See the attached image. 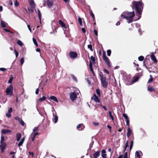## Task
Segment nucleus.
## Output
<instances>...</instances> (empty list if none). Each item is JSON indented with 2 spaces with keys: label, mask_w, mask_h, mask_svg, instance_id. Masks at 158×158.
I'll return each instance as SVG.
<instances>
[{
  "label": "nucleus",
  "mask_w": 158,
  "mask_h": 158,
  "mask_svg": "<svg viewBox=\"0 0 158 158\" xmlns=\"http://www.w3.org/2000/svg\"><path fill=\"white\" fill-rule=\"evenodd\" d=\"M132 3L133 7L135 8L136 12L137 13V15L138 17V20L141 17L144 4L142 2V0L139 1H133L132 2Z\"/></svg>",
  "instance_id": "1"
},
{
  "label": "nucleus",
  "mask_w": 158,
  "mask_h": 158,
  "mask_svg": "<svg viewBox=\"0 0 158 158\" xmlns=\"http://www.w3.org/2000/svg\"><path fill=\"white\" fill-rule=\"evenodd\" d=\"M124 14L125 15H123V13L121 15V17L126 19L127 20V22L129 23L132 22L133 18L135 15L134 11L131 12H127Z\"/></svg>",
  "instance_id": "2"
},
{
  "label": "nucleus",
  "mask_w": 158,
  "mask_h": 158,
  "mask_svg": "<svg viewBox=\"0 0 158 158\" xmlns=\"http://www.w3.org/2000/svg\"><path fill=\"white\" fill-rule=\"evenodd\" d=\"M100 80L103 87L104 88L107 87L108 85V82L106 80V77L103 75H100Z\"/></svg>",
  "instance_id": "3"
},
{
  "label": "nucleus",
  "mask_w": 158,
  "mask_h": 158,
  "mask_svg": "<svg viewBox=\"0 0 158 158\" xmlns=\"http://www.w3.org/2000/svg\"><path fill=\"white\" fill-rule=\"evenodd\" d=\"M103 58L108 67L109 68L110 67L111 65H110V61L109 60L108 58L106 56L105 52H104L103 53Z\"/></svg>",
  "instance_id": "4"
},
{
  "label": "nucleus",
  "mask_w": 158,
  "mask_h": 158,
  "mask_svg": "<svg viewBox=\"0 0 158 158\" xmlns=\"http://www.w3.org/2000/svg\"><path fill=\"white\" fill-rule=\"evenodd\" d=\"M77 90L78 92H77L76 93H75V92H71L70 94V98L71 100L72 101H74L75 99L77 98V94H78L79 93H80V91L78 89H77Z\"/></svg>",
  "instance_id": "5"
},
{
  "label": "nucleus",
  "mask_w": 158,
  "mask_h": 158,
  "mask_svg": "<svg viewBox=\"0 0 158 158\" xmlns=\"http://www.w3.org/2000/svg\"><path fill=\"white\" fill-rule=\"evenodd\" d=\"M13 86L10 85L7 88L6 92L7 95H10V96H11L13 94Z\"/></svg>",
  "instance_id": "6"
},
{
  "label": "nucleus",
  "mask_w": 158,
  "mask_h": 158,
  "mask_svg": "<svg viewBox=\"0 0 158 158\" xmlns=\"http://www.w3.org/2000/svg\"><path fill=\"white\" fill-rule=\"evenodd\" d=\"M133 81L131 80L129 77H128L125 80V82L127 85H130L133 83Z\"/></svg>",
  "instance_id": "7"
},
{
  "label": "nucleus",
  "mask_w": 158,
  "mask_h": 158,
  "mask_svg": "<svg viewBox=\"0 0 158 158\" xmlns=\"http://www.w3.org/2000/svg\"><path fill=\"white\" fill-rule=\"evenodd\" d=\"M47 4L48 7L50 8L53 6V0H47Z\"/></svg>",
  "instance_id": "8"
},
{
  "label": "nucleus",
  "mask_w": 158,
  "mask_h": 158,
  "mask_svg": "<svg viewBox=\"0 0 158 158\" xmlns=\"http://www.w3.org/2000/svg\"><path fill=\"white\" fill-rule=\"evenodd\" d=\"M123 116L126 119L127 125L129 126V120L127 115L124 113L123 114Z\"/></svg>",
  "instance_id": "9"
},
{
  "label": "nucleus",
  "mask_w": 158,
  "mask_h": 158,
  "mask_svg": "<svg viewBox=\"0 0 158 158\" xmlns=\"http://www.w3.org/2000/svg\"><path fill=\"white\" fill-rule=\"evenodd\" d=\"M77 54L75 52H71L69 53V56L71 58L74 59L77 56Z\"/></svg>",
  "instance_id": "10"
},
{
  "label": "nucleus",
  "mask_w": 158,
  "mask_h": 158,
  "mask_svg": "<svg viewBox=\"0 0 158 158\" xmlns=\"http://www.w3.org/2000/svg\"><path fill=\"white\" fill-rule=\"evenodd\" d=\"M91 99L94 100L96 102H99L100 101L98 97L95 94L93 95Z\"/></svg>",
  "instance_id": "11"
},
{
  "label": "nucleus",
  "mask_w": 158,
  "mask_h": 158,
  "mask_svg": "<svg viewBox=\"0 0 158 158\" xmlns=\"http://www.w3.org/2000/svg\"><path fill=\"white\" fill-rule=\"evenodd\" d=\"M85 127L82 124H78L77 127V129L79 131H81L84 129Z\"/></svg>",
  "instance_id": "12"
},
{
  "label": "nucleus",
  "mask_w": 158,
  "mask_h": 158,
  "mask_svg": "<svg viewBox=\"0 0 158 158\" xmlns=\"http://www.w3.org/2000/svg\"><path fill=\"white\" fill-rule=\"evenodd\" d=\"M1 145H0V148L1 150V151L2 152H4V151L5 149L6 145L5 143H0Z\"/></svg>",
  "instance_id": "13"
},
{
  "label": "nucleus",
  "mask_w": 158,
  "mask_h": 158,
  "mask_svg": "<svg viewBox=\"0 0 158 158\" xmlns=\"http://www.w3.org/2000/svg\"><path fill=\"white\" fill-rule=\"evenodd\" d=\"M12 111V109L10 107V108L8 111V112L6 114V116L8 118H10L11 116V113Z\"/></svg>",
  "instance_id": "14"
},
{
  "label": "nucleus",
  "mask_w": 158,
  "mask_h": 158,
  "mask_svg": "<svg viewBox=\"0 0 158 158\" xmlns=\"http://www.w3.org/2000/svg\"><path fill=\"white\" fill-rule=\"evenodd\" d=\"M133 134L132 132L131 129L129 127L127 128V136L128 138H129L130 135Z\"/></svg>",
  "instance_id": "15"
},
{
  "label": "nucleus",
  "mask_w": 158,
  "mask_h": 158,
  "mask_svg": "<svg viewBox=\"0 0 158 158\" xmlns=\"http://www.w3.org/2000/svg\"><path fill=\"white\" fill-rule=\"evenodd\" d=\"M52 111L53 112V121L55 123H57L58 121V117L57 116V115L56 114L54 115V114L53 112V110H52Z\"/></svg>",
  "instance_id": "16"
},
{
  "label": "nucleus",
  "mask_w": 158,
  "mask_h": 158,
  "mask_svg": "<svg viewBox=\"0 0 158 158\" xmlns=\"http://www.w3.org/2000/svg\"><path fill=\"white\" fill-rule=\"evenodd\" d=\"M1 24L2 27V28L5 27L6 25H8L7 23H6L5 22L2 20L1 21Z\"/></svg>",
  "instance_id": "17"
},
{
  "label": "nucleus",
  "mask_w": 158,
  "mask_h": 158,
  "mask_svg": "<svg viewBox=\"0 0 158 158\" xmlns=\"http://www.w3.org/2000/svg\"><path fill=\"white\" fill-rule=\"evenodd\" d=\"M100 154V152L99 151L96 152L93 155L94 158H97L98 157Z\"/></svg>",
  "instance_id": "18"
},
{
  "label": "nucleus",
  "mask_w": 158,
  "mask_h": 158,
  "mask_svg": "<svg viewBox=\"0 0 158 158\" xmlns=\"http://www.w3.org/2000/svg\"><path fill=\"white\" fill-rule=\"evenodd\" d=\"M30 4L32 8H34L35 7V4L33 0H31L30 1Z\"/></svg>",
  "instance_id": "19"
},
{
  "label": "nucleus",
  "mask_w": 158,
  "mask_h": 158,
  "mask_svg": "<svg viewBox=\"0 0 158 158\" xmlns=\"http://www.w3.org/2000/svg\"><path fill=\"white\" fill-rule=\"evenodd\" d=\"M11 131L7 129H2V134H5L8 133H10Z\"/></svg>",
  "instance_id": "20"
},
{
  "label": "nucleus",
  "mask_w": 158,
  "mask_h": 158,
  "mask_svg": "<svg viewBox=\"0 0 158 158\" xmlns=\"http://www.w3.org/2000/svg\"><path fill=\"white\" fill-rule=\"evenodd\" d=\"M102 156L103 158H106V151L104 150H102Z\"/></svg>",
  "instance_id": "21"
},
{
  "label": "nucleus",
  "mask_w": 158,
  "mask_h": 158,
  "mask_svg": "<svg viewBox=\"0 0 158 158\" xmlns=\"http://www.w3.org/2000/svg\"><path fill=\"white\" fill-rule=\"evenodd\" d=\"M151 59L155 62H157V60L156 59V58L154 56V55L153 54H152L151 55Z\"/></svg>",
  "instance_id": "22"
},
{
  "label": "nucleus",
  "mask_w": 158,
  "mask_h": 158,
  "mask_svg": "<svg viewBox=\"0 0 158 158\" xmlns=\"http://www.w3.org/2000/svg\"><path fill=\"white\" fill-rule=\"evenodd\" d=\"M21 137V134L20 133H18L16 134V140L17 141H19Z\"/></svg>",
  "instance_id": "23"
},
{
  "label": "nucleus",
  "mask_w": 158,
  "mask_h": 158,
  "mask_svg": "<svg viewBox=\"0 0 158 158\" xmlns=\"http://www.w3.org/2000/svg\"><path fill=\"white\" fill-rule=\"evenodd\" d=\"M38 17L40 19V24H41V14L40 12L39 9L38 10Z\"/></svg>",
  "instance_id": "24"
},
{
  "label": "nucleus",
  "mask_w": 158,
  "mask_h": 158,
  "mask_svg": "<svg viewBox=\"0 0 158 158\" xmlns=\"http://www.w3.org/2000/svg\"><path fill=\"white\" fill-rule=\"evenodd\" d=\"M50 98L51 99L53 100L54 101H55V102H58V101L56 98V97H55V96H51L50 97Z\"/></svg>",
  "instance_id": "25"
},
{
  "label": "nucleus",
  "mask_w": 158,
  "mask_h": 158,
  "mask_svg": "<svg viewBox=\"0 0 158 158\" xmlns=\"http://www.w3.org/2000/svg\"><path fill=\"white\" fill-rule=\"evenodd\" d=\"M59 23L61 25V27L64 28H66L65 25L64 23L62 21V20L60 19L59 20Z\"/></svg>",
  "instance_id": "26"
},
{
  "label": "nucleus",
  "mask_w": 158,
  "mask_h": 158,
  "mask_svg": "<svg viewBox=\"0 0 158 158\" xmlns=\"http://www.w3.org/2000/svg\"><path fill=\"white\" fill-rule=\"evenodd\" d=\"M46 99V97L44 96H43L42 97L40 98L38 100L40 102H43L44 101H45Z\"/></svg>",
  "instance_id": "27"
},
{
  "label": "nucleus",
  "mask_w": 158,
  "mask_h": 158,
  "mask_svg": "<svg viewBox=\"0 0 158 158\" xmlns=\"http://www.w3.org/2000/svg\"><path fill=\"white\" fill-rule=\"evenodd\" d=\"M148 90L150 92H152L154 91V89L152 86H148Z\"/></svg>",
  "instance_id": "28"
},
{
  "label": "nucleus",
  "mask_w": 158,
  "mask_h": 158,
  "mask_svg": "<svg viewBox=\"0 0 158 158\" xmlns=\"http://www.w3.org/2000/svg\"><path fill=\"white\" fill-rule=\"evenodd\" d=\"M17 44L18 45L20 46H22L23 45V44L22 42L19 40H18Z\"/></svg>",
  "instance_id": "29"
},
{
  "label": "nucleus",
  "mask_w": 158,
  "mask_h": 158,
  "mask_svg": "<svg viewBox=\"0 0 158 158\" xmlns=\"http://www.w3.org/2000/svg\"><path fill=\"white\" fill-rule=\"evenodd\" d=\"M133 139H134V137H133V139L131 141V142L130 145V150H131L133 147Z\"/></svg>",
  "instance_id": "30"
},
{
  "label": "nucleus",
  "mask_w": 158,
  "mask_h": 158,
  "mask_svg": "<svg viewBox=\"0 0 158 158\" xmlns=\"http://www.w3.org/2000/svg\"><path fill=\"white\" fill-rule=\"evenodd\" d=\"M109 116H110V118L111 119L113 120V121H114V117L113 116V115H112V114H111V111H109Z\"/></svg>",
  "instance_id": "31"
},
{
  "label": "nucleus",
  "mask_w": 158,
  "mask_h": 158,
  "mask_svg": "<svg viewBox=\"0 0 158 158\" xmlns=\"http://www.w3.org/2000/svg\"><path fill=\"white\" fill-rule=\"evenodd\" d=\"M89 66V68L90 69L91 71L93 73H94V71H93V68L92 67V64H91V61H90Z\"/></svg>",
  "instance_id": "32"
},
{
  "label": "nucleus",
  "mask_w": 158,
  "mask_h": 158,
  "mask_svg": "<svg viewBox=\"0 0 158 158\" xmlns=\"http://www.w3.org/2000/svg\"><path fill=\"white\" fill-rule=\"evenodd\" d=\"M33 42L34 43V44H35V45L36 46H38V44L37 43V42L36 41V40L34 38H33Z\"/></svg>",
  "instance_id": "33"
},
{
  "label": "nucleus",
  "mask_w": 158,
  "mask_h": 158,
  "mask_svg": "<svg viewBox=\"0 0 158 158\" xmlns=\"http://www.w3.org/2000/svg\"><path fill=\"white\" fill-rule=\"evenodd\" d=\"M144 57L143 56H140L138 57V60L140 61H142L144 59Z\"/></svg>",
  "instance_id": "34"
},
{
  "label": "nucleus",
  "mask_w": 158,
  "mask_h": 158,
  "mask_svg": "<svg viewBox=\"0 0 158 158\" xmlns=\"http://www.w3.org/2000/svg\"><path fill=\"white\" fill-rule=\"evenodd\" d=\"M24 58L23 57L21 58L20 59V63L22 65L23 64L24 62Z\"/></svg>",
  "instance_id": "35"
},
{
  "label": "nucleus",
  "mask_w": 158,
  "mask_h": 158,
  "mask_svg": "<svg viewBox=\"0 0 158 158\" xmlns=\"http://www.w3.org/2000/svg\"><path fill=\"white\" fill-rule=\"evenodd\" d=\"M71 76L74 81L76 82L77 81V80L76 77L73 75H71Z\"/></svg>",
  "instance_id": "36"
},
{
  "label": "nucleus",
  "mask_w": 158,
  "mask_h": 158,
  "mask_svg": "<svg viewBox=\"0 0 158 158\" xmlns=\"http://www.w3.org/2000/svg\"><path fill=\"white\" fill-rule=\"evenodd\" d=\"M96 92L97 94V95L99 96H100V90L98 89H97L96 90Z\"/></svg>",
  "instance_id": "37"
},
{
  "label": "nucleus",
  "mask_w": 158,
  "mask_h": 158,
  "mask_svg": "<svg viewBox=\"0 0 158 158\" xmlns=\"http://www.w3.org/2000/svg\"><path fill=\"white\" fill-rule=\"evenodd\" d=\"M4 137L3 135H2L1 137V139L0 143H4Z\"/></svg>",
  "instance_id": "38"
},
{
  "label": "nucleus",
  "mask_w": 158,
  "mask_h": 158,
  "mask_svg": "<svg viewBox=\"0 0 158 158\" xmlns=\"http://www.w3.org/2000/svg\"><path fill=\"white\" fill-rule=\"evenodd\" d=\"M135 157L136 156L138 157H140V156L139 154V152L138 151H136L135 152Z\"/></svg>",
  "instance_id": "39"
},
{
  "label": "nucleus",
  "mask_w": 158,
  "mask_h": 158,
  "mask_svg": "<svg viewBox=\"0 0 158 158\" xmlns=\"http://www.w3.org/2000/svg\"><path fill=\"white\" fill-rule=\"evenodd\" d=\"M19 123L22 126H24V122L21 119L20 121H19Z\"/></svg>",
  "instance_id": "40"
},
{
  "label": "nucleus",
  "mask_w": 158,
  "mask_h": 158,
  "mask_svg": "<svg viewBox=\"0 0 158 158\" xmlns=\"http://www.w3.org/2000/svg\"><path fill=\"white\" fill-rule=\"evenodd\" d=\"M78 20L80 24L81 25H82V24L81 19L80 17H79L78 18Z\"/></svg>",
  "instance_id": "41"
},
{
  "label": "nucleus",
  "mask_w": 158,
  "mask_h": 158,
  "mask_svg": "<svg viewBox=\"0 0 158 158\" xmlns=\"http://www.w3.org/2000/svg\"><path fill=\"white\" fill-rule=\"evenodd\" d=\"M88 48L89 49H90V50L92 51H93V48H92V46L91 45H88Z\"/></svg>",
  "instance_id": "42"
},
{
  "label": "nucleus",
  "mask_w": 158,
  "mask_h": 158,
  "mask_svg": "<svg viewBox=\"0 0 158 158\" xmlns=\"http://www.w3.org/2000/svg\"><path fill=\"white\" fill-rule=\"evenodd\" d=\"M90 59L92 61L93 63L95 62V58L93 56H92L90 57Z\"/></svg>",
  "instance_id": "43"
},
{
  "label": "nucleus",
  "mask_w": 158,
  "mask_h": 158,
  "mask_svg": "<svg viewBox=\"0 0 158 158\" xmlns=\"http://www.w3.org/2000/svg\"><path fill=\"white\" fill-rule=\"evenodd\" d=\"M107 52V55L109 56H110L111 53V50H108Z\"/></svg>",
  "instance_id": "44"
},
{
  "label": "nucleus",
  "mask_w": 158,
  "mask_h": 158,
  "mask_svg": "<svg viewBox=\"0 0 158 158\" xmlns=\"http://www.w3.org/2000/svg\"><path fill=\"white\" fill-rule=\"evenodd\" d=\"M150 79H149L148 80V83H150L151 81H152V80H153V78H152V76L151 75H150Z\"/></svg>",
  "instance_id": "45"
},
{
  "label": "nucleus",
  "mask_w": 158,
  "mask_h": 158,
  "mask_svg": "<svg viewBox=\"0 0 158 158\" xmlns=\"http://www.w3.org/2000/svg\"><path fill=\"white\" fill-rule=\"evenodd\" d=\"M23 143V142L21 140L19 142V144H18V146L19 147V148H20V147L22 145Z\"/></svg>",
  "instance_id": "46"
},
{
  "label": "nucleus",
  "mask_w": 158,
  "mask_h": 158,
  "mask_svg": "<svg viewBox=\"0 0 158 158\" xmlns=\"http://www.w3.org/2000/svg\"><path fill=\"white\" fill-rule=\"evenodd\" d=\"M14 4L16 7H17L19 6V3H18L17 0H16L15 1Z\"/></svg>",
  "instance_id": "47"
},
{
  "label": "nucleus",
  "mask_w": 158,
  "mask_h": 158,
  "mask_svg": "<svg viewBox=\"0 0 158 158\" xmlns=\"http://www.w3.org/2000/svg\"><path fill=\"white\" fill-rule=\"evenodd\" d=\"M135 27L138 28H139L140 27V25L139 23H135Z\"/></svg>",
  "instance_id": "48"
},
{
  "label": "nucleus",
  "mask_w": 158,
  "mask_h": 158,
  "mask_svg": "<svg viewBox=\"0 0 158 158\" xmlns=\"http://www.w3.org/2000/svg\"><path fill=\"white\" fill-rule=\"evenodd\" d=\"M90 14L91 16L93 18V19L94 20L95 19V17L94 16V14H93L92 11H91L90 12Z\"/></svg>",
  "instance_id": "49"
},
{
  "label": "nucleus",
  "mask_w": 158,
  "mask_h": 158,
  "mask_svg": "<svg viewBox=\"0 0 158 158\" xmlns=\"http://www.w3.org/2000/svg\"><path fill=\"white\" fill-rule=\"evenodd\" d=\"M13 77H11L8 81V83H11L13 80Z\"/></svg>",
  "instance_id": "50"
},
{
  "label": "nucleus",
  "mask_w": 158,
  "mask_h": 158,
  "mask_svg": "<svg viewBox=\"0 0 158 158\" xmlns=\"http://www.w3.org/2000/svg\"><path fill=\"white\" fill-rule=\"evenodd\" d=\"M4 30L6 32H9L12 34H13V33L12 32H11L9 30H8L7 29L4 28Z\"/></svg>",
  "instance_id": "51"
},
{
  "label": "nucleus",
  "mask_w": 158,
  "mask_h": 158,
  "mask_svg": "<svg viewBox=\"0 0 158 158\" xmlns=\"http://www.w3.org/2000/svg\"><path fill=\"white\" fill-rule=\"evenodd\" d=\"M93 144V143H90V145H89V149H88V150H87L88 152L89 151L91 150L92 147V145Z\"/></svg>",
  "instance_id": "52"
},
{
  "label": "nucleus",
  "mask_w": 158,
  "mask_h": 158,
  "mask_svg": "<svg viewBox=\"0 0 158 158\" xmlns=\"http://www.w3.org/2000/svg\"><path fill=\"white\" fill-rule=\"evenodd\" d=\"M14 51H15V53L16 57H18V56H19V54H18L17 51L16 50H15Z\"/></svg>",
  "instance_id": "53"
},
{
  "label": "nucleus",
  "mask_w": 158,
  "mask_h": 158,
  "mask_svg": "<svg viewBox=\"0 0 158 158\" xmlns=\"http://www.w3.org/2000/svg\"><path fill=\"white\" fill-rule=\"evenodd\" d=\"M128 141H127L126 142V145H125V148H124V151H125L126 149V148L128 147Z\"/></svg>",
  "instance_id": "54"
},
{
  "label": "nucleus",
  "mask_w": 158,
  "mask_h": 158,
  "mask_svg": "<svg viewBox=\"0 0 158 158\" xmlns=\"http://www.w3.org/2000/svg\"><path fill=\"white\" fill-rule=\"evenodd\" d=\"M123 158H128L127 152H126L125 153Z\"/></svg>",
  "instance_id": "55"
},
{
  "label": "nucleus",
  "mask_w": 158,
  "mask_h": 158,
  "mask_svg": "<svg viewBox=\"0 0 158 158\" xmlns=\"http://www.w3.org/2000/svg\"><path fill=\"white\" fill-rule=\"evenodd\" d=\"M6 70V69L4 68H0V70L2 71H5Z\"/></svg>",
  "instance_id": "56"
},
{
  "label": "nucleus",
  "mask_w": 158,
  "mask_h": 158,
  "mask_svg": "<svg viewBox=\"0 0 158 158\" xmlns=\"http://www.w3.org/2000/svg\"><path fill=\"white\" fill-rule=\"evenodd\" d=\"M15 119L16 120H18L19 122V121H20L21 119L20 118H19V117H15Z\"/></svg>",
  "instance_id": "57"
},
{
  "label": "nucleus",
  "mask_w": 158,
  "mask_h": 158,
  "mask_svg": "<svg viewBox=\"0 0 158 158\" xmlns=\"http://www.w3.org/2000/svg\"><path fill=\"white\" fill-rule=\"evenodd\" d=\"M94 32L95 35L96 36H98V32L97 31L95 30H94Z\"/></svg>",
  "instance_id": "58"
},
{
  "label": "nucleus",
  "mask_w": 158,
  "mask_h": 158,
  "mask_svg": "<svg viewBox=\"0 0 158 158\" xmlns=\"http://www.w3.org/2000/svg\"><path fill=\"white\" fill-rule=\"evenodd\" d=\"M22 49L23 51V52L24 53V54H25L26 53V49L25 48H23Z\"/></svg>",
  "instance_id": "59"
},
{
  "label": "nucleus",
  "mask_w": 158,
  "mask_h": 158,
  "mask_svg": "<svg viewBox=\"0 0 158 158\" xmlns=\"http://www.w3.org/2000/svg\"><path fill=\"white\" fill-rule=\"evenodd\" d=\"M38 130V128L37 127H35L33 129V132H35Z\"/></svg>",
  "instance_id": "60"
},
{
  "label": "nucleus",
  "mask_w": 158,
  "mask_h": 158,
  "mask_svg": "<svg viewBox=\"0 0 158 158\" xmlns=\"http://www.w3.org/2000/svg\"><path fill=\"white\" fill-rule=\"evenodd\" d=\"M138 79L139 78L138 77H136V78H135L134 80H133V83L137 81L138 80Z\"/></svg>",
  "instance_id": "61"
},
{
  "label": "nucleus",
  "mask_w": 158,
  "mask_h": 158,
  "mask_svg": "<svg viewBox=\"0 0 158 158\" xmlns=\"http://www.w3.org/2000/svg\"><path fill=\"white\" fill-rule=\"evenodd\" d=\"M104 71L105 73L108 74H109V72L106 69H104Z\"/></svg>",
  "instance_id": "62"
},
{
  "label": "nucleus",
  "mask_w": 158,
  "mask_h": 158,
  "mask_svg": "<svg viewBox=\"0 0 158 158\" xmlns=\"http://www.w3.org/2000/svg\"><path fill=\"white\" fill-rule=\"evenodd\" d=\"M107 127L110 129V132L111 129V127L109 125H108L107 126Z\"/></svg>",
  "instance_id": "63"
},
{
  "label": "nucleus",
  "mask_w": 158,
  "mask_h": 158,
  "mask_svg": "<svg viewBox=\"0 0 158 158\" xmlns=\"http://www.w3.org/2000/svg\"><path fill=\"white\" fill-rule=\"evenodd\" d=\"M81 30L83 33H85V30L84 28H82Z\"/></svg>",
  "instance_id": "64"
}]
</instances>
